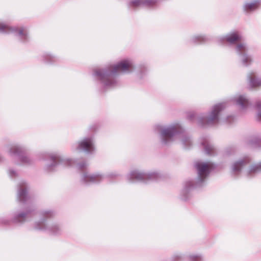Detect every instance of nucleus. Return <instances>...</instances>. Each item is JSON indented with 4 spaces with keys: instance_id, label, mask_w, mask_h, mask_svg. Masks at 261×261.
Here are the masks:
<instances>
[{
    "instance_id": "obj_9",
    "label": "nucleus",
    "mask_w": 261,
    "mask_h": 261,
    "mask_svg": "<svg viewBox=\"0 0 261 261\" xmlns=\"http://www.w3.org/2000/svg\"><path fill=\"white\" fill-rule=\"evenodd\" d=\"M8 152L11 156L16 157L24 164H31L33 160L25 153V149L17 145H12L8 148Z\"/></svg>"
},
{
    "instance_id": "obj_25",
    "label": "nucleus",
    "mask_w": 261,
    "mask_h": 261,
    "mask_svg": "<svg viewBox=\"0 0 261 261\" xmlns=\"http://www.w3.org/2000/svg\"><path fill=\"white\" fill-rule=\"evenodd\" d=\"M255 108L257 112V118L258 120H261V100H257L256 102Z\"/></svg>"
},
{
    "instance_id": "obj_20",
    "label": "nucleus",
    "mask_w": 261,
    "mask_h": 261,
    "mask_svg": "<svg viewBox=\"0 0 261 261\" xmlns=\"http://www.w3.org/2000/svg\"><path fill=\"white\" fill-rule=\"evenodd\" d=\"M249 84L252 87L261 86V78L258 79L255 72H251L248 75Z\"/></svg>"
},
{
    "instance_id": "obj_1",
    "label": "nucleus",
    "mask_w": 261,
    "mask_h": 261,
    "mask_svg": "<svg viewBox=\"0 0 261 261\" xmlns=\"http://www.w3.org/2000/svg\"><path fill=\"white\" fill-rule=\"evenodd\" d=\"M134 69L133 62L131 60L125 59L102 69H96L94 71V75L99 81L103 88L107 89L117 85L116 76L119 73H129Z\"/></svg>"
},
{
    "instance_id": "obj_16",
    "label": "nucleus",
    "mask_w": 261,
    "mask_h": 261,
    "mask_svg": "<svg viewBox=\"0 0 261 261\" xmlns=\"http://www.w3.org/2000/svg\"><path fill=\"white\" fill-rule=\"evenodd\" d=\"M233 100L236 102V105L242 110L247 109L250 105V101L245 95H238L235 96Z\"/></svg>"
},
{
    "instance_id": "obj_12",
    "label": "nucleus",
    "mask_w": 261,
    "mask_h": 261,
    "mask_svg": "<svg viewBox=\"0 0 261 261\" xmlns=\"http://www.w3.org/2000/svg\"><path fill=\"white\" fill-rule=\"evenodd\" d=\"M104 176L100 174H91L87 171L81 173V181L84 184L98 183L102 181Z\"/></svg>"
},
{
    "instance_id": "obj_19",
    "label": "nucleus",
    "mask_w": 261,
    "mask_h": 261,
    "mask_svg": "<svg viewBox=\"0 0 261 261\" xmlns=\"http://www.w3.org/2000/svg\"><path fill=\"white\" fill-rule=\"evenodd\" d=\"M261 171V162L251 166L246 171L245 175L248 177H253Z\"/></svg>"
},
{
    "instance_id": "obj_22",
    "label": "nucleus",
    "mask_w": 261,
    "mask_h": 261,
    "mask_svg": "<svg viewBox=\"0 0 261 261\" xmlns=\"http://www.w3.org/2000/svg\"><path fill=\"white\" fill-rule=\"evenodd\" d=\"M181 142L185 148H189L192 145V141L190 136L187 135H183L181 136Z\"/></svg>"
},
{
    "instance_id": "obj_13",
    "label": "nucleus",
    "mask_w": 261,
    "mask_h": 261,
    "mask_svg": "<svg viewBox=\"0 0 261 261\" xmlns=\"http://www.w3.org/2000/svg\"><path fill=\"white\" fill-rule=\"evenodd\" d=\"M250 162L248 156H245L233 162L231 166V174L234 176L239 175L243 168Z\"/></svg>"
},
{
    "instance_id": "obj_5",
    "label": "nucleus",
    "mask_w": 261,
    "mask_h": 261,
    "mask_svg": "<svg viewBox=\"0 0 261 261\" xmlns=\"http://www.w3.org/2000/svg\"><path fill=\"white\" fill-rule=\"evenodd\" d=\"M162 176L158 172L145 173L138 170L131 171L126 176L129 182L135 181L147 182L149 181L157 180L161 178Z\"/></svg>"
},
{
    "instance_id": "obj_17",
    "label": "nucleus",
    "mask_w": 261,
    "mask_h": 261,
    "mask_svg": "<svg viewBox=\"0 0 261 261\" xmlns=\"http://www.w3.org/2000/svg\"><path fill=\"white\" fill-rule=\"evenodd\" d=\"M156 0H133L129 2L128 6L132 8L140 7H153L156 5Z\"/></svg>"
},
{
    "instance_id": "obj_31",
    "label": "nucleus",
    "mask_w": 261,
    "mask_h": 261,
    "mask_svg": "<svg viewBox=\"0 0 261 261\" xmlns=\"http://www.w3.org/2000/svg\"><path fill=\"white\" fill-rule=\"evenodd\" d=\"M9 174L11 177H14L18 174L17 172L12 169H10L9 171Z\"/></svg>"
},
{
    "instance_id": "obj_26",
    "label": "nucleus",
    "mask_w": 261,
    "mask_h": 261,
    "mask_svg": "<svg viewBox=\"0 0 261 261\" xmlns=\"http://www.w3.org/2000/svg\"><path fill=\"white\" fill-rule=\"evenodd\" d=\"M42 216L45 218H50L55 215V213L51 210H44L41 212Z\"/></svg>"
},
{
    "instance_id": "obj_7",
    "label": "nucleus",
    "mask_w": 261,
    "mask_h": 261,
    "mask_svg": "<svg viewBox=\"0 0 261 261\" xmlns=\"http://www.w3.org/2000/svg\"><path fill=\"white\" fill-rule=\"evenodd\" d=\"M46 155L47 156L51 162V163L47 166V169L49 171L54 170L59 165L69 166L74 163L72 160L63 158L58 153H49Z\"/></svg>"
},
{
    "instance_id": "obj_6",
    "label": "nucleus",
    "mask_w": 261,
    "mask_h": 261,
    "mask_svg": "<svg viewBox=\"0 0 261 261\" xmlns=\"http://www.w3.org/2000/svg\"><path fill=\"white\" fill-rule=\"evenodd\" d=\"M225 108L224 103L215 105L206 117H198V122L202 125H213L218 123L220 112Z\"/></svg>"
},
{
    "instance_id": "obj_28",
    "label": "nucleus",
    "mask_w": 261,
    "mask_h": 261,
    "mask_svg": "<svg viewBox=\"0 0 261 261\" xmlns=\"http://www.w3.org/2000/svg\"><path fill=\"white\" fill-rule=\"evenodd\" d=\"M44 58L46 61L49 63L54 62L56 60V58L50 54L45 55L44 56Z\"/></svg>"
},
{
    "instance_id": "obj_33",
    "label": "nucleus",
    "mask_w": 261,
    "mask_h": 261,
    "mask_svg": "<svg viewBox=\"0 0 261 261\" xmlns=\"http://www.w3.org/2000/svg\"><path fill=\"white\" fill-rule=\"evenodd\" d=\"M188 117L190 119H193L195 117V114L191 113L189 114Z\"/></svg>"
},
{
    "instance_id": "obj_4",
    "label": "nucleus",
    "mask_w": 261,
    "mask_h": 261,
    "mask_svg": "<svg viewBox=\"0 0 261 261\" xmlns=\"http://www.w3.org/2000/svg\"><path fill=\"white\" fill-rule=\"evenodd\" d=\"M154 130L160 135L162 143L167 144L172 141L174 137L184 132V129L178 123L169 126L157 124L154 126Z\"/></svg>"
},
{
    "instance_id": "obj_11",
    "label": "nucleus",
    "mask_w": 261,
    "mask_h": 261,
    "mask_svg": "<svg viewBox=\"0 0 261 261\" xmlns=\"http://www.w3.org/2000/svg\"><path fill=\"white\" fill-rule=\"evenodd\" d=\"M77 149L88 153H92L95 151L94 142L92 137H86L80 141Z\"/></svg>"
},
{
    "instance_id": "obj_23",
    "label": "nucleus",
    "mask_w": 261,
    "mask_h": 261,
    "mask_svg": "<svg viewBox=\"0 0 261 261\" xmlns=\"http://www.w3.org/2000/svg\"><path fill=\"white\" fill-rule=\"evenodd\" d=\"M261 140V137L259 136H252L248 140V144L253 145L257 146L258 143Z\"/></svg>"
},
{
    "instance_id": "obj_34",
    "label": "nucleus",
    "mask_w": 261,
    "mask_h": 261,
    "mask_svg": "<svg viewBox=\"0 0 261 261\" xmlns=\"http://www.w3.org/2000/svg\"><path fill=\"white\" fill-rule=\"evenodd\" d=\"M180 256L179 255H175L172 257V259L174 261L177 260V259L180 258Z\"/></svg>"
},
{
    "instance_id": "obj_10",
    "label": "nucleus",
    "mask_w": 261,
    "mask_h": 261,
    "mask_svg": "<svg viewBox=\"0 0 261 261\" xmlns=\"http://www.w3.org/2000/svg\"><path fill=\"white\" fill-rule=\"evenodd\" d=\"M34 227L36 230L47 231L51 235L59 236L62 233V228L59 224L55 223L47 226L45 220L36 222L34 225Z\"/></svg>"
},
{
    "instance_id": "obj_15",
    "label": "nucleus",
    "mask_w": 261,
    "mask_h": 261,
    "mask_svg": "<svg viewBox=\"0 0 261 261\" xmlns=\"http://www.w3.org/2000/svg\"><path fill=\"white\" fill-rule=\"evenodd\" d=\"M28 186L25 182H21L19 184L18 192V198L22 202H27L31 198L28 192Z\"/></svg>"
},
{
    "instance_id": "obj_30",
    "label": "nucleus",
    "mask_w": 261,
    "mask_h": 261,
    "mask_svg": "<svg viewBox=\"0 0 261 261\" xmlns=\"http://www.w3.org/2000/svg\"><path fill=\"white\" fill-rule=\"evenodd\" d=\"M235 151V149L233 147H229L226 149L225 150V153L227 155H229L232 153H233Z\"/></svg>"
},
{
    "instance_id": "obj_3",
    "label": "nucleus",
    "mask_w": 261,
    "mask_h": 261,
    "mask_svg": "<svg viewBox=\"0 0 261 261\" xmlns=\"http://www.w3.org/2000/svg\"><path fill=\"white\" fill-rule=\"evenodd\" d=\"M195 167L197 171L198 181L196 183L192 180H189L186 182L182 192V199L185 201L189 199L190 196V191L192 189L202 185L210 173L215 168V165L210 162H198L195 164Z\"/></svg>"
},
{
    "instance_id": "obj_8",
    "label": "nucleus",
    "mask_w": 261,
    "mask_h": 261,
    "mask_svg": "<svg viewBox=\"0 0 261 261\" xmlns=\"http://www.w3.org/2000/svg\"><path fill=\"white\" fill-rule=\"evenodd\" d=\"M0 32L5 33H15L23 42L29 40L27 29L23 27H11L4 23H0Z\"/></svg>"
},
{
    "instance_id": "obj_27",
    "label": "nucleus",
    "mask_w": 261,
    "mask_h": 261,
    "mask_svg": "<svg viewBox=\"0 0 261 261\" xmlns=\"http://www.w3.org/2000/svg\"><path fill=\"white\" fill-rule=\"evenodd\" d=\"M190 261H203L202 257L199 255H191L189 256Z\"/></svg>"
},
{
    "instance_id": "obj_21",
    "label": "nucleus",
    "mask_w": 261,
    "mask_h": 261,
    "mask_svg": "<svg viewBox=\"0 0 261 261\" xmlns=\"http://www.w3.org/2000/svg\"><path fill=\"white\" fill-rule=\"evenodd\" d=\"M259 6L260 3L258 2L248 3L245 4L244 9L246 12L249 13L257 9Z\"/></svg>"
},
{
    "instance_id": "obj_29",
    "label": "nucleus",
    "mask_w": 261,
    "mask_h": 261,
    "mask_svg": "<svg viewBox=\"0 0 261 261\" xmlns=\"http://www.w3.org/2000/svg\"><path fill=\"white\" fill-rule=\"evenodd\" d=\"M118 174L117 173H116V172H111L110 173H109L107 177L109 178H116L117 177H118Z\"/></svg>"
},
{
    "instance_id": "obj_35",
    "label": "nucleus",
    "mask_w": 261,
    "mask_h": 261,
    "mask_svg": "<svg viewBox=\"0 0 261 261\" xmlns=\"http://www.w3.org/2000/svg\"><path fill=\"white\" fill-rule=\"evenodd\" d=\"M234 118L232 116H229L227 118V121L228 123H231L233 120Z\"/></svg>"
},
{
    "instance_id": "obj_32",
    "label": "nucleus",
    "mask_w": 261,
    "mask_h": 261,
    "mask_svg": "<svg viewBox=\"0 0 261 261\" xmlns=\"http://www.w3.org/2000/svg\"><path fill=\"white\" fill-rule=\"evenodd\" d=\"M86 166H87V164L85 162L82 163L78 165L79 168L81 170H83L85 168H86Z\"/></svg>"
},
{
    "instance_id": "obj_2",
    "label": "nucleus",
    "mask_w": 261,
    "mask_h": 261,
    "mask_svg": "<svg viewBox=\"0 0 261 261\" xmlns=\"http://www.w3.org/2000/svg\"><path fill=\"white\" fill-rule=\"evenodd\" d=\"M218 41L222 44L234 45L236 51L243 65L247 66L252 62V57L248 54V47L238 32H232L225 36L220 37Z\"/></svg>"
},
{
    "instance_id": "obj_36",
    "label": "nucleus",
    "mask_w": 261,
    "mask_h": 261,
    "mask_svg": "<svg viewBox=\"0 0 261 261\" xmlns=\"http://www.w3.org/2000/svg\"><path fill=\"white\" fill-rule=\"evenodd\" d=\"M2 161V158L0 156V162Z\"/></svg>"
},
{
    "instance_id": "obj_14",
    "label": "nucleus",
    "mask_w": 261,
    "mask_h": 261,
    "mask_svg": "<svg viewBox=\"0 0 261 261\" xmlns=\"http://www.w3.org/2000/svg\"><path fill=\"white\" fill-rule=\"evenodd\" d=\"M200 143L205 154L212 156L216 154L217 150L208 137L207 136L202 137Z\"/></svg>"
},
{
    "instance_id": "obj_24",
    "label": "nucleus",
    "mask_w": 261,
    "mask_h": 261,
    "mask_svg": "<svg viewBox=\"0 0 261 261\" xmlns=\"http://www.w3.org/2000/svg\"><path fill=\"white\" fill-rule=\"evenodd\" d=\"M208 38L203 36H194L193 39V42L197 43H202L206 42Z\"/></svg>"
},
{
    "instance_id": "obj_18",
    "label": "nucleus",
    "mask_w": 261,
    "mask_h": 261,
    "mask_svg": "<svg viewBox=\"0 0 261 261\" xmlns=\"http://www.w3.org/2000/svg\"><path fill=\"white\" fill-rule=\"evenodd\" d=\"M33 211V209H28L24 212H21L16 215L13 218L14 222L23 223L29 220L32 216Z\"/></svg>"
}]
</instances>
